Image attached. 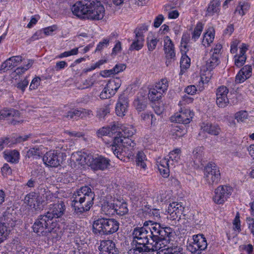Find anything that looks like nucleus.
Segmentation results:
<instances>
[{"label":"nucleus","instance_id":"obj_1","mask_svg":"<svg viewBox=\"0 0 254 254\" xmlns=\"http://www.w3.org/2000/svg\"><path fill=\"white\" fill-rule=\"evenodd\" d=\"M73 14L80 18L99 20L103 18L105 8L99 0H81L71 8Z\"/></svg>","mask_w":254,"mask_h":254},{"label":"nucleus","instance_id":"obj_2","mask_svg":"<svg viewBox=\"0 0 254 254\" xmlns=\"http://www.w3.org/2000/svg\"><path fill=\"white\" fill-rule=\"evenodd\" d=\"M94 196V192L87 186L83 187L75 192L72 202L75 213L80 215L89 211L93 204Z\"/></svg>","mask_w":254,"mask_h":254},{"label":"nucleus","instance_id":"obj_3","mask_svg":"<svg viewBox=\"0 0 254 254\" xmlns=\"http://www.w3.org/2000/svg\"><path fill=\"white\" fill-rule=\"evenodd\" d=\"M170 237H159L150 239L147 246L149 250L157 251V254H183V249L180 247L169 248Z\"/></svg>","mask_w":254,"mask_h":254},{"label":"nucleus","instance_id":"obj_4","mask_svg":"<svg viewBox=\"0 0 254 254\" xmlns=\"http://www.w3.org/2000/svg\"><path fill=\"white\" fill-rule=\"evenodd\" d=\"M135 145V143L130 138L123 135L120 129H118L114 135L112 150L114 154L119 159H122V154L131 151Z\"/></svg>","mask_w":254,"mask_h":254},{"label":"nucleus","instance_id":"obj_5","mask_svg":"<svg viewBox=\"0 0 254 254\" xmlns=\"http://www.w3.org/2000/svg\"><path fill=\"white\" fill-rule=\"evenodd\" d=\"M50 213L40 216L33 225L34 232L40 235H45L47 233H57L59 230L58 223L51 220Z\"/></svg>","mask_w":254,"mask_h":254},{"label":"nucleus","instance_id":"obj_6","mask_svg":"<svg viewBox=\"0 0 254 254\" xmlns=\"http://www.w3.org/2000/svg\"><path fill=\"white\" fill-rule=\"evenodd\" d=\"M181 150L175 149L169 153V159L167 158H159L157 161V165L160 174L164 178L169 176L171 166H175L180 160Z\"/></svg>","mask_w":254,"mask_h":254},{"label":"nucleus","instance_id":"obj_7","mask_svg":"<svg viewBox=\"0 0 254 254\" xmlns=\"http://www.w3.org/2000/svg\"><path fill=\"white\" fill-rule=\"evenodd\" d=\"M67 149L60 145L56 150H51L47 152L43 157L44 163L47 166L57 167L65 160L66 154L64 152Z\"/></svg>","mask_w":254,"mask_h":254},{"label":"nucleus","instance_id":"obj_8","mask_svg":"<svg viewBox=\"0 0 254 254\" xmlns=\"http://www.w3.org/2000/svg\"><path fill=\"white\" fill-rule=\"evenodd\" d=\"M220 63V59L206 54L203 58V63L200 67V79L202 83H207L212 77L211 71Z\"/></svg>","mask_w":254,"mask_h":254},{"label":"nucleus","instance_id":"obj_9","mask_svg":"<svg viewBox=\"0 0 254 254\" xmlns=\"http://www.w3.org/2000/svg\"><path fill=\"white\" fill-rule=\"evenodd\" d=\"M169 86L167 78H162L148 88V97L152 102L158 101L166 92Z\"/></svg>","mask_w":254,"mask_h":254},{"label":"nucleus","instance_id":"obj_10","mask_svg":"<svg viewBox=\"0 0 254 254\" xmlns=\"http://www.w3.org/2000/svg\"><path fill=\"white\" fill-rule=\"evenodd\" d=\"M144 226H146L150 239H154L159 237L171 236L172 234V229L168 227H162L157 222L152 221H147L144 222Z\"/></svg>","mask_w":254,"mask_h":254},{"label":"nucleus","instance_id":"obj_11","mask_svg":"<svg viewBox=\"0 0 254 254\" xmlns=\"http://www.w3.org/2000/svg\"><path fill=\"white\" fill-rule=\"evenodd\" d=\"M219 168L214 164H208L204 168V179L210 186L218 184L220 180Z\"/></svg>","mask_w":254,"mask_h":254},{"label":"nucleus","instance_id":"obj_12","mask_svg":"<svg viewBox=\"0 0 254 254\" xmlns=\"http://www.w3.org/2000/svg\"><path fill=\"white\" fill-rule=\"evenodd\" d=\"M24 203L31 209L36 211L42 210L45 205V201L42 195L35 192L27 194L25 196Z\"/></svg>","mask_w":254,"mask_h":254},{"label":"nucleus","instance_id":"obj_13","mask_svg":"<svg viewBox=\"0 0 254 254\" xmlns=\"http://www.w3.org/2000/svg\"><path fill=\"white\" fill-rule=\"evenodd\" d=\"M192 242L187 245V249L193 254H199L201 251L204 250L207 246L206 238L202 234L193 235Z\"/></svg>","mask_w":254,"mask_h":254},{"label":"nucleus","instance_id":"obj_14","mask_svg":"<svg viewBox=\"0 0 254 254\" xmlns=\"http://www.w3.org/2000/svg\"><path fill=\"white\" fill-rule=\"evenodd\" d=\"M233 191V189L228 186H220L214 191L213 200L218 204H223L230 197Z\"/></svg>","mask_w":254,"mask_h":254},{"label":"nucleus","instance_id":"obj_15","mask_svg":"<svg viewBox=\"0 0 254 254\" xmlns=\"http://www.w3.org/2000/svg\"><path fill=\"white\" fill-rule=\"evenodd\" d=\"M148 234L149 231L146 226H144V223L143 227L136 228L134 229L132 233L133 242L139 246L148 245L151 241L150 235Z\"/></svg>","mask_w":254,"mask_h":254},{"label":"nucleus","instance_id":"obj_16","mask_svg":"<svg viewBox=\"0 0 254 254\" xmlns=\"http://www.w3.org/2000/svg\"><path fill=\"white\" fill-rule=\"evenodd\" d=\"M71 161L75 166H84L87 165L90 166V161L93 159L92 154L84 152L78 151L72 153L71 156Z\"/></svg>","mask_w":254,"mask_h":254},{"label":"nucleus","instance_id":"obj_17","mask_svg":"<svg viewBox=\"0 0 254 254\" xmlns=\"http://www.w3.org/2000/svg\"><path fill=\"white\" fill-rule=\"evenodd\" d=\"M193 116V112L190 109H182L179 112L171 117V121L187 125L191 121Z\"/></svg>","mask_w":254,"mask_h":254},{"label":"nucleus","instance_id":"obj_18","mask_svg":"<svg viewBox=\"0 0 254 254\" xmlns=\"http://www.w3.org/2000/svg\"><path fill=\"white\" fill-rule=\"evenodd\" d=\"M164 50L167 59L166 64L168 66L175 60L176 57L174 44L168 36L164 38Z\"/></svg>","mask_w":254,"mask_h":254},{"label":"nucleus","instance_id":"obj_19","mask_svg":"<svg viewBox=\"0 0 254 254\" xmlns=\"http://www.w3.org/2000/svg\"><path fill=\"white\" fill-rule=\"evenodd\" d=\"M64 204L61 200H58L57 203L51 204L49 211L47 213H50L51 216V220L57 222L56 218L62 217L65 211Z\"/></svg>","mask_w":254,"mask_h":254},{"label":"nucleus","instance_id":"obj_20","mask_svg":"<svg viewBox=\"0 0 254 254\" xmlns=\"http://www.w3.org/2000/svg\"><path fill=\"white\" fill-rule=\"evenodd\" d=\"M11 117L13 118L11 121L13 125H17L23 122V120L19 119V113L17 110L11 108H4L0 110V120Z\"/></svg>","mask_w":254,"mask_h":254},{"label":"nucleus","instance_id":"obj_21","mask_svg":"<svg viewBox=\"0 0 254 254\" xmlns=\"http://www.w3.org/2000/svg\"><path fill=\"white\" fill-rule=\"evenodd\" d=\"M182 206L177 202L170 203L168 206L167 211L169 219L175 220L180 218L182 212Z\"/></svg>","mask_w":254,"mask_h":254},{"label":"nucleus","instance_id":"obj_22","mask_svg":"<svg viewBox=\"0 0 254 254\" xmlns=\"http://www.w3.org/2000/svg\"><path fill=\"white\" fill-rule=\"evenodd\" d=\"M229 90L224 86L219 87L216 92V104L220 108L226 107L229 103V99L227 97Z\"/></svg>","mask_w":254,"mask_h":254},{"label":"nucleus","instance_id":"obj_23","mask_svg":"<svg viewBox=\"0 0 254 254\" xmlns=\"http://www.w3.org/2000/svg\"><path fill=\"white\" fill-rule=\"evenodd\" d=\"M93 159L90 161V166L94 170H104L109 165V160L102 156L92 154Z\"/></svg>","mask_w":254,"mask_h":254},{"label":"nucleus","instance_id":"obj_24","mask_svg":"<svg viewBox=\"0 0 254 254\" xmlns=\"http://www.w3.org/2000/svg\"><path fill=\"white\" fill-rule=\"evenodd\" d=\"M128 108V99L124 96H120L116 105L115 111L119 117H124L127 114Z\"/></svg>","mask_w":254,"mask_h":254},{"label":"nucleus","instance_id":"obj_25","mask_svg":"<svg viewBox=\"0 0 254 254\" xmlns=\"http://www.w3.org/2000/svg\"><path fill=\"white\" fill-rule=\"evenodd\" d=\"M107 218L101 217L95 219L92 224L93 232L97 235H105Z\"/></svg>","mask_w":254,"mask_h":254},{"label":"nucleus","instance_id":"obj_26","mask_svg":"<svg viewBox=\"0 0 254 254\" xmlns=\"http://www.w3.org/2000/svg\"><path fill=\"white\" fill-rule=\"evenodd\" d=\"M99 249L102 254H118L115 244L112 240H106L101 241Z\"/></svg>","mask_w":254,"mask_h":254},{"label":"nucleus","instance_id":"obj_27","mask_svg":"<svg viewBox=\"0 0 254 254\" xmlns=\"http://www.w3.org/2000/svg\"><path fill=\"white\" fill-rule=\"evenodd\" d=\"M22 61L21 56H13L7 59L1 65L0 71L5 72L18 65Z\"/></svg>","mask_w":254,"mask_h":254},{"label":"nucleus","instance_id":"obj_28","mask_svg":"<svg viewBox=\"0 0 254 254\" xmlns=\"http://www.w3.org/2000/svg\"><path fill=\"white\" fill-rule=\"evenodd\" d=\"M115 200H104L101 204V213L106 215H112L115 214Z\"/></svg>","mask_w":254,"mask_h":254},{"label":"nucleus","instance_id":"obj_29","mask_svg":"<svg viewBox=\"0 0 254 254\" xmlns=\"http://www.w3.org/2000/svg\"><path fill=\"white\" fill-rule=\"evenodd\" d=\"M133 105L138 112L144 111L147 107V99L145 94L138 93L133 101Z\"/></svg>","mask_w":254,"mask_h":254},{"label":"nucleus","instance_id":"obj_30","mask_svg":"<svg viewBox=\"0 0 254 254\" xmlns=\"http://www.w3.org/2000/svg\"><path fill=\"white\" fill-rule=\"evenodd\" d=\"M33 61L31 60H27L25 62V65L22 67H19L17 68L14 71H13L10 77L11 79L15 80L18 79L20 75L24 73L26 70L29 69L33 65Z\"/></svg>","mask_w":254,"mask_h":254},{"label":"nucleus","instance_id":"obj_31","mask_svg":"<svg viewBox=\"0 0 254 254\" xmlns=\"http://www.w3.org/2000/svg\"><path fill=\"white\" fill-rule=\"evenodd\" d=\"M201 129L213 135H218L221 131V129L218 125L209 123H203L201 126Z\"/></svg>","mask_w":254,"mask_h":254},{"label":"nucleus","instance_id":"obj_32","mask_svg":"<svg viewBox=\"0 0 254 254\" xmlns=\"http://www.w3.org/2000/svg\"><path fill=\"white\" fill-rule=\"evenodd\" d=\"M119 127L114 125L111 127H103L99 129L97 132V135L99 137H101L103 136H113L115 135Z\"/></svg>","mask_w":254,"mask_h":254},{"label":"nucleus","instance_id":"obj_33","mask_svg":"<svg viewBox=\"0 0 254 254\" xmlns=\"http://www.w3.org/2000/svg\"><path fill=\"white\" fill-rule=\"evenodd\" d=\"M4 159L12 163H17L20 159V154L16 150H7L3 152Z\"/></svg>","mask_w":254,"mask_h":254},{"label":"nucleus","instance_id":"obj_34","mask_svg":"<svg viewBox=\"0 0 254 254\" xmlns=\"http://www.w3.org/2000/svg\"><path fill=\"white\" fill-rule=\"evenodd\" d=\"M122 84V80L119 77L111 79L106 85L108 91H110L114 95L117 92Z\"/></svg>","mask_w":254,"mask_h":254},{"label":"nucleus","instance_id":"obj_35","mask_svg":"<svg viewBox=\"0 0 254 254\" xmlns=\"http://www.w3.org/2000/svg\"><path fill=\"white\" fill-rule=\"evenodd\" d=\"M144 41V37L142 33H137L136 34L135 39L129 48V50L139 51L143 47Z\"/></svg>","mask_w":254,"mask_h":254},{"label":"nucleus","instance_id":"obj_36","mask_svg":"<svg viewBox=\"0 0 254 254\" xmlns=\"http://www.w3.org/2000/svg\"><path fill=\"white\" fill-rule=\"evenodd\" d=\"M119 223L114 219L107 218L105 235L115 233L119 229Z\"/></svg>","mask_w":254,"mask_h":254},{"label":"nucleus","instance_id":"obj_37","mask_svg":"<svg viewBox=\"0 0 254 254\" xmlns=\"http://www.w3.org/2000/svg\"><path fill=\"white\" fill-rule=\"evenodd\" d=\"M46 151V148L42 145L35 146L29 149L26 154L28 157H35L38 158L40 157Z\"/></svg>","mask_w":254,"mask_h":254},{"label":"nucleus","instance_id":"obj_38","mask_svg":"<svg viewBox=\"0 0 254 254\" xmlns=\"http://www.w3.org/2000/svg\"><path fill=\"white\" fill-rule=\"evenodd\" d=\"M146 161L147 158L144 153L142 151H139L136 157V162L137 166L140 169L145 170L147 168Z\"/></svg>","mask_w":254,"mask_h":254},{"label":"nucleus","instance_id":"obj_39","mask_svg":"<svg viewBox=\"0 0 254 254\" xmlns=\"http://www.w3.org/2000/svg\"><path fill=\"white\" fill-rule=\"evenodd\" d=\"M116 213L118 214L123 215L128 212L127 204L125 203H121L118 200H115Z\"/></svg>","mask_w":254,"mask_h":254},{"label":"nucleus","instance_id":"obj_40","mask_svg":"<svg viewBox=\"0 0 254 254\" xmlns=\"http://www.w3.org/2000/svg\"><path fill=\"white\" fill-rule=\"evenodd\" d=\"M41 195L45 201V205L49 202L52 201L56 202L59 200L56 194L51 192L48 190H45V193Z\"/></svg>","mask_w":254,"mask_h":254},{"label":"nucleus","instance_id":"obj_41","mask_svg":"<svg viewBox=\"0 0 254 254\" xmlns=\"http://www.w3.org/2000/svg\"><path fill=\"white\" fill-rule=\"evenodd\" d=\"M10 230L6 226L0 224V245L7 239Z\"/></svg>","mask_w":254,"mask_h":254},{"label":"nucleus","instance_id":"obj_42","mask_svg":"<svg viewBox=\"0 0 254 254\" xmlns=\"http://www.w3.org/2000/svg\"><path fill=\"white\" fill-rule=\"evenodd\" d=\"M220 5V0H212L208 7L207 12L210 15H212L214 13H216L219 10V6Z\"/></svg>","mask_w":254,"mask_h":254},{"label":"nucleus","instance_id":"obj_43","mask_svg":"<svg viewBox=\"0 0 254 254\" xmlns=\"http://www.w3.org/2000/svg\"><path fill=\"white\" fill-rule=\"evenodd\" d=\"M215 33H204L202 40V44L205 47L209 46L214 40Z\"/></svg>","mask_w":254,"mask_h":254},{"label":"nucleus","instance_id":"obj_44","mask_svg":"<svg viewBox=\"0 0 254 254\" xmlns=\"http://www.w3.org/2000/svg\"><path fill=\"white\" fill-rule=\"evenodd\" d=\"M221 49L222 45L220 44H217L211 49L210 52L206 53L205 54L212 57L217 58L218 59H220Z\"/></svg>","mask_w":254,"mask_h":254},{"label":"nucleus","instance_id":"obj_45","mask_svg":"<svg viewBox=\"0 0 254 254\" xmlns=\"http://www.w3.org/2000/svg\"><path fill=\"white\" fill-rule=\"evenodd\" d=\"M249 117V115L248 112L245 110L240 111L235 114V119L238 122H245L248 119Z\"/></svg>","mask_w":254,"mask_h":254},{"label":"nucleus","instance_id":"obj_46","mask_svg":"<svg viewBox=\"0 0 254 254\" xmlns=\"http://www.w3.org/2000/svg\"><path fill=\"white\" fill-rule=\"evenodd\" d=\"M119 129H120L121 132H122L123 135L128 138L132 136L135 132L134 128L131 126L123 127L121 128L119 127Z\"/></svg>","mask_w":254,"mask_h":254},{"label":"nucleus","instance_id":"obj_47","mask_svg":"<svg viewBox=\"0 0 254 254\" xmlns=\"http://www.w3.org/2000/svg\"><path fill=\"white\" fill-rule=\"evenodd\" d=\"M182 3V0H172L164 6V10L169 11L172 9L179 7Z\"/></svg>","mask_w":254,"mask_h":254},{"label":"nucleus","instance_id":"obj_48","mask_svg":"<svg viewBox=\"0 0 254 254\" xmlns=\"http://www.w3.org/2000/svg\"><path fill=\"white\" fill-rule=\"evenodd\" d=\"M158 40L157 38L155 37L152 35H150L147 37V46L149 51L154 50L156 46V45L158 42Z\"/></svg>","mask_w":254,"mask_h":254},{"label":"nucleus","instance_id":"obj_49","mask_svg":"<svg viewBox=\"0 0 254 254\" xmlns=\"http://www.w3.org/2000/svg\"><path fill=\"white\" fill-rule=\"evenodd\" d=\"M17 223V221L15 218H13L11 215L7 216V218L4 220V222L3 223H0V224H3L4 225L7 226V228L9 229L10 231L11 229L14 227Z\"/></svg>","mask_w":254,"mask_h":254},{"label":"nucleus","instance_id":"obj_50","mask_svg":"<svg viewBox=\"0 0 254 254\" xmlns=\"http://www.w3.org/2000/svg\"><path fill=\"white\" fill-rule=\"evenodd\" d=\"M190 60L186 55H183L180 61V65L182 69H186L190 66Z\"/></svg>","mask_w":254,"mask_h":254},{"label":"nucleus","instance_id":"obj_51","mask_svg":"<svg viewBox=\"0 0 254 254\" xmlns=\"http://www.w3.org/2000/svg\"><path fill=\"white\" fill-rule=\"evenodd\" d=\"M110 111L109 105H105L98 109L97 112V115L99 118H103Z\"/></svg>","mask_w":254,"mask_h":254},{"label":"nucleus","instance_id":"obj_52","mask_svg":"<svg viewBox=\"0 0 254 254\" xmlns=\"http://www.w3.org/2000/svg\"><path fill=\"white\" fill-rule=\"evenodd\" d=\"M246 59V57L243 55L239 54L235 55L234 57L235 64L238 67L242 66L245 64Z\"/></svg>","mask_w":254,"mask_h":254},{"label":"nucleus","instance_id":"obj_53","mask_svg":"<svg viewBox=\"0 0 254 254\" xmlns=\"http://www.w3.org/2000/svg\"><path fill=\"white\" fill-rule=\"evenodd\" d=\"M64 134H67L70 137L75 138H82L83 140H86V138L85 137V134L83 132L66 131L64 132Z\"/></svg>","mask_w":254,"mask_h":254},{"label":"nucleus","instance_id":"obj_54","mask_svg":"<svg viewBox=\"0 0 254 254\" xmlns=\"http://www.w3.org/2000/svg\"><path fill=\"white\" fill-rule=\"evenodd\" d=\"M186 133L185 129H182L179 127H176L172 130V135L174 138L183 136Z\"/></svg>","mask_w":254,"mask_h":254},{"label":"nucleus","instance_id":"obj_55","mask_svg":"<svg viewBox=\"0 0 254 254\" xmlns=\"http://www.w3.org/2000/svg\"><path fill=\"white\" fill-rule=\"evenodd\" d=\"M240 73H243L244 75L246 76V78L248 79L252 75V66L249 65H246L240 70Z\"/></svg>","mask_w":254,"mask_h":254},{"label":"nucleus","instance_id":"obj_56","mask_svg":"<svg viewBox=\"0 0 254 254\" xmlns=\"http://www.w3.org/2000/svg\"><path fill=\"white\" fill-rule=\"evenodd\" d=\"M143 247L141 246H138L137 247L133 249H131L128 251V254H147L146 252L144 251Z\"/></svg>","mask_w":254,"mask_h":254},{"label":"nucleus","instance_id":"obj_57","mask_svg":"<svg viewBox=\"0 0 254 254\" xmlns=\"http://www.w3.org/2000/svg\"><path fill=\"white\" fill-rule=\"evenodd\" d=\"M81 114V113L80 110H73L69 111L65 117L68 119H76V118L80 117Z\"/></svg>","mask_w":254,"mask_h":254},{"label":"nucleus","instance_id":"obj_58","mask_svg":"<svg viewBox=\"0 0 254 254\" xmlns=\"http://www.w3.org/2000/svg\"><path fill=\"white\" fill-rule=\"evenodd\" d=\"M193 99L191 97H189L187 95H184L182 97L181 100L179 102V105L181 106H185L192 103Z\"/></svg>","mask_w":254,"mask_h":254},{"label":"nucleus","instance_id":"obj_59","mask_svg":"<svg viewBox=\"0 0 254 254\" xmlns=\"http://www.w3.org/2000/svg\"><path fill=\"white\" fill-rule=\"evenodd\" d=\"M151 21L149 20L148 23H143L139 25L135 29L134 32H142L148 31L150 26Z\"/></svg>","mask_w":254,"mask_h":254},{"label":"nucleus","instance_id":"obj_60","mask_svg":"<svg viewBox=\"0 0 254 254\" xmlns=\"http://www.w3.org/2000/svg\"><path fill=\"white\" fill-rule=\"evenodd\" d=\"M41 82V79L38 77H36L32 80L29 89L35 90L38 88L40 85Z\"/></svg>","mask_w":254,"mask_h":254},{"label":"nucleus","instance_id":"obj_61","mask_svg":"<svg viewBox=\"0 0 254 254\" xmlns=\"http://www.w3.org/2000/svg\"><path fill=\"white\" fill-rule=\"evenodd\" d=\"M233 226L234 229L235 231H237L238 232H239L241 230L240 216L239 213L236 214L233 221Z\"/></svg>","mask_w":254,"mask_h":254},{"label":"nucleus","instance_id":"obj_62","mask_svg":"<svg viewBox=\"0 0 254 254\" xmlns=\"http://www.w3.org/2000/svg\"><path fill=\"white\" fill-rule=\"evenodd\" d=\"M28 84V81L26 78H25L17 84L16 87L23 93Z\"/></svg>","mask_w":254,"mask_h":254},{"label":"nucleus","instance_id":"obj_63","mask_svg":"<svg viewBox=\"0 0 254 254\" xmlns=\"http://www.w3.org/2000/svg\"><path fill=\"white\" fill-rule=\"evenodd\" d=\"M106 86L104 87L101 93H100V97L102 99H105L110 98L111 97L114 96L111 92L108 90Z\"/></svg>","mask_w":254,"mask_h":254},{"label":"nucleus","instance_id":"obj_64","mask_svg":"<svg viewBox=\"0 0 254 254\" xmlns=\"http://www.w3.org/2000/svg\"><path fill=\"white\" fill-rule=\"evenodd\" d=\"M164 20V17L162 14H159L154 19L153 26L155 28H158L162 23Z\"/></svg>","mask_w":254,"mask_h":254}]
</instances>
